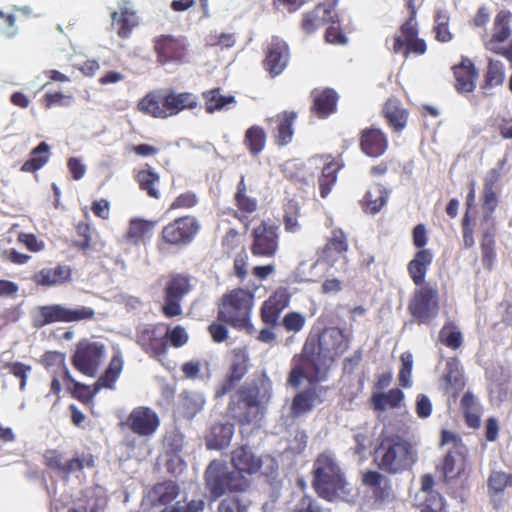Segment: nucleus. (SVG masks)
Here are the masks:
<instances>
[{
    "mask_svg": "<svg viewBox=\"0 0 512 512\" xmlns=\"http://www.w3.org/2000/svg\"><path fill=\"white\" fill-rule=\"evenodd\" d=\"M291 366L287 384L299 388L307 382L309 386L293 399L291 412L294 416H299L312 409L316 384L320 380V330L310 332L302 351L293 356Z\"/></svg>",
    "mask_w": 512,
    "mask_h": 512,
    "instance_id": "obj_1",
    "label": "nucleus"
},
{
    "mask_svg": "<svg viewBox=\"0 0 512 512\" xmlns=\"http://www.w3.org/2000/svg\"><path fill=\"white\" fill-rule=\"evenodd\" d=\"M271 399L270 384L246 382L233 395L227 407L228 415L239 425H249L264 414V406Z\"/></svg>",
    "mask_w": 512,
    "mask_h": 512,
    "instance_id": "obj_2",
    "label": "nucleus"
},
{
    "mask_svg": "<svg viewBox=\"0 0 512 512\" xmlns=\"http://www.w3.org/2000/svg\"><path fill=\"white\" fill-rule=\"evenodd\" d=\"M197 106L198 97L192 92L162 89L147 93L139 101L138 110L156 119H167Z\"/></svg>",
    "mask_w": 512,
    "mask_h": 512,
    "instance_id": "obj_3",
    "label": "nucleus"
},
{
    "mask_svg": "<svg viewBox=\"0 0 512 512\" xmlns=\"http://www.w3.org/2000/svg\"><path fill=\"white\" fill-rule=\"evenodd\" d=\"M254 305V294L244 288H235L225 294L218 304L217 319L237 330L252 333L251 312Z\"/></svg>",
    "mask_w": 512,
    "mask_h": 512,
    "instance_id": "obj_4",
    "label": "nucleus"
},
{
    "mask_svg": "<svg viewBox=\"0 0 512 512\" xmlns=\"http://www.w3.org/2000/svg\"><path fill=\"white\" fill-rule=\"evenodd\" d=\"M376 455L380 468L392 474L410 469L417 460L414 445L398 435L383 437Z\"/></svg>",
    "mask_w": 512,
    "mask_h": 512,
    "instance_id": "obj_5",
    "label": "nucleus"
},
{
    "mask_svg": "<svg viewBox=\"0 0 512 512\" xmlns=\"http://www.w3.org/2000/svg\"><path fill=\"white\" fill-rule=\"evenodd\" d=\"M201 223L194 215H183L167 223L157 240V250L164 254L170 249H181L190 245L198 236Z\"/></svg>",
    "mask_w": 512,
    "mask_h": 512,
    "instance_id": "obj_6",
    "label": "nucleus"
},
{
    "mask_svg": "<svg viewBox=\"0 0 512 512\" xmlns=\"http://www.w3.org/2000/svg\"><path fill=\"white\" fill-rule=\"evenodd\" d=\"M205 484L214 499L227 493L244 492L250 481L238 471H230L226 464L213 460L205 471Z\"/></svg>",
    "mask_w": 512,
    "mask_h": 512,
    "instance_id": "obj_7",
    "label": "nucleus"
},
{
    "mask_svg": "<svg viewBox=\"0 0 512 512\" xmlns=\"http://www.w3.org/2000/svg\"><path fill=\"white\" fill-rule=\"evenodd\" d=\"M353 487L347 481L335 458L330 453L322 454V498L329 501H349Z\"/></svg>",
    "mask_w": 512,
    "mask_h": 512,
    "instance_id": "obj_8",
    "label": "nucleus"
},
{
    "mask_svg": "<svg viewBox=\"0 0 512 512\" xmlns=\"http://www.w3.org/2000/svg\"><path fill=\"white\" fill-rule=\"evenodd\" d=\"M95 318V311L91 307L78 306L76 308L66 307L62 304H51L39 306L33 316V326L42 328L56 322H80L90 321Z\"/></svg>",
    "mask_w": 512,
    "mask_h": 512,
    "instance_id": "obj_9",
    "label": "nucleus"
},
{
    "mask_svg": "<svg viewBox=\"0 0 512 512\" xmlns=\"http://www.w3.org/2000/svg\"><path fill=\"white\" fill-rule=\"evenodd\" d=\"M44 465L57 473L63 479H68L70 475L82 472L85 468L95 466V458L91 453L75 454L66 459L64 453L57 449H47L43 453Z\"/></svg>",
    "mask_w": 512,
    "mask_h": 512,
    "instance_id": "obj_10",
    "label": "nucleus"
},
{
    "mask_svg": "<svg viewBox=\"0 0 512 512\" xmlns=\"http://www.w3.org/2000/svg\"><path fill=\"white\" fill-rule=\"evenodd\" d=\"M193 285L191 277L182 273L171 274L164 286V303L161 311L166 318L180 316L183 312L181 302L190 293Z\"/></svg>",
    "mask_w": 512,
    "mask_h": 512,
    "instance_id": "obj_11",
    "label": "nucleus"
},
{
    "mask_svg": "<svg viewBox=\"0 0 512 512\" xmlns=\"http://www.w3.org/2000/svg\"><path fill=\"white\" fill-rule=\"evenodd\" d=\"M105 354V345L88 339H81L72 356V364L80 373L94 377Z\"/></svg>",
    "mask_w": 512,
    "mask_h": 512,
    "instance_id": "obj_12",
    "label": "nucleus"
},
{
    "mask_svg": "<svg viewBox=\"0 0 512 512\" xmlns=\"http://www.w3.org/2000/svg\"><path fill=\"white\" fill-rule=\"evenodd\" d=\"M250 251L253 256L274 258L279 249V227L262 221L251 233Z\"/></svg>",
    "mask_w": 512,
    "mask_h": 512,
    "instance_id": "obj_13",
    "label": "nucleus"
},
{
    "mask_svg": "<svg viewBox=\"0 0 512 512\" xmlns=\"http://www.w3.org/2000/svg\"><path fill=\"white\" fill-rule=\"evenodd\" d=\"M249 366L250 357L247 348H234L231 352L229 368L223 381L216 389L215 397L221 398L231 392L248 373Z\"/></svg>",
    "mask_w": 512,
    "mask_h": 512,
    "instance_id": "obj_14",
    "label": "nucleus"
},
{
    "mask_svg": "<svg viewBox=\"0 0 512 512\" xmlns=\"http://www.w3.org/2000/svg\"><path fill=\"white\" fill-rule=\"evenodd\" d=\"M164 328V323H156L140 325L136 329L135 341L150 357L160 358L167 353Z\"/></svg>",
    "mask_w": 512,
    "mask_h": 512,
    "instance_id": "obj_15",
    "label": "nucleus"
},
{
    "mask_svg": "<svg viewBox=\"0 0 512 512\" xmlns=\"http://www.w3.org/2000/svg\"><path fill=\"white\" fill-rule=\"evenodd\" d=\"M153 50L157 63H183L187 57V44L183 38L172 35H160L153 40Z\"/></svg>",
    "mask_w": 512,
    "mask_h": 512,
    "instance_id": "obj_16",
    "label": "nucleus"
},
{
    "mask_svg": "<svg viewBox=\"0 0 512 512\" xmlns=\"http://www.w3.org/2000/svg\"><path fill=\"white\" fill-rule=\"evenodd\" d=\"M408 309L419 323L430 321L438 313L437 291L428 286L416 290L410 300Z\"/></svg>",
    "mask_w": 512,
    "mask_h": 512,
    "instance_id": "obj_17",
    "label": "nucleus"
},
{
    "mask_svg": "<svg viewBox=\"0 0 512 512\" xmlns=\"http://www.w3.org/2000/svg\"><path fill=\"white\" fill-rule=\"evenodd\" d=\"M121 425L128 428L135 435L149 437L157 431L160 426V419L153 409L138 406L131 411Z\"/></svg>",
    "mask_w": 512,
    "mask_h": 512,
    "instance_id": "obj_18",
    "label": "nucleus"
},
{
    "mask_svg": "<svg viewBox=\"0 0 512 512\" xmlns=\"http://www.w3.org/2000/svg\"><path fill=\"white\" fill-rule=\"evenodd\" d=\"M248 187L245 182V176L242 175L237 184L234 194V205L236 207L232 212V216L237 219L247 230L255 219L258 211V200L247 194Z\"/></svg>",
    "mask_w": 512,
    "mask_h": 512,
    "instance_id": "obj_19",
    "label": "nucleus"
},
{
    "mask_svg": "<svg viewBox=\"0 0 512 512\" xmlns=\"http://www.w3.org/2000/svg\"><path fill=\"white\" fill-rule=\"evenodd\" d=\"M290 57L288 44L274 36L265 48L264 69L272 76L280 75L287 67Z\"/></svg>",
    "mask_w": 512,
    "mask_h": 512,
    "instance_id": "obj_20",
    "label": "nucleus"
},
{
    "mask_svg": "<svg viewBox=\"0 0 512 512\" xmlns=\"http://www.w3.org/2000/svg\"><path fill=\"white\" fill-rule=\"evenodd\" d=\"M231 464L236 471L245 476V474L258 473L263 466V461L248 445H241L232 450Z\"/></svg>",
    "mask_w": 512,
    "mask_h": 512,
    "instance_id": "obj_21",
    "label": "nucleus"
},
{
    "mask_svg": "<svg viewBox=\"0 0 512 512\" xmlns=\"http://www.w3.org/2000/svg\"><path fill=\"white\" fill-rule=\"evenodd\" d=\"M512 14L509 11L501 10L495 17L492 36L484 42L485 48L494 53H501L500 43L505 42L512 34Z\"/></svg>",
    "mask_w": 512,
    "mask_h": 512,
    "instance_id": "obj_22",
    "label": "nucleus"
},
{
    "mask_svg": "<svg viewBox=\"0 0 512 512\" xmlns=\"http://www.w3.org/2000/svg\"><path fill=\"white\" fill-rule=\"evenodd\" d=\"M348 244L344 233L341 230L332 232L324 251H322V260L324 259L330 267L338 264L343 269L346 264V251Z\"/></svg>",
    "mask_w": 512,
    "mask_h": 512,
    "instance_id": "obj_23",
    "label": "nucleus"
},
{
    "mask_svg": "<svg viewBox=\"0 0 512 512\" xmlns=\"http://www.w3.org/2000/svg\"><path fill=\"white\" fill-rule=\"evenodd\" d=\"M180 487L177 482L165 480L158 482L148 491L147 499L151 507H168L179 496Z\"/></svg>",
    "mask_w": 512,
    "mask_h": 512,
    "instance_id": "obj_24",
    "label": "nucleus"
},
{
    "mask_svg": "<svg viewBox=\"0 0 512 512\" xmlns=\"http://www.w3.org/2000/svg\"><path fill=\"white\" fill-rule=\"evenodd\" d=\"M289 304V296L284 292H276L262 304L260 317L263 323L270 327L279 324V318L283 310Z\"/></svg>",
    "mask_w": 512,
    "mask_h": 512,
    "instance_id": "obj_25",
    "label": "nucleus"
},
{
    "mask_svg": "<svg viewBox=\"0 0 512 512\" xmlns=\"http://www.w3.org/2000/svg\"><path fill=\"white\" fill-rule=\"evenodd\" d=\"M347 341L341 329L332 327L322 331V358L334 361L347 349Z\"/></svg>",
    "mask_w": 512,
    "mask_h": 512,
    "instance_id": "obj_26",
    "label": "nucleus"
},
{
    "mask_svg": "<svg viewBox=\"0 0 512 512\" xmlns=\"http://www.w3.org/2000/svg\"><path fill=\"white\" fill-rule=\"evenodd\" d=\"M72 269L69 265H57L53 268H43L32 276V281L43 287L61 285L71 281Z\"/></svg>",
    "mask_w": 512,
    "mask_h": 512,
    "instance_id": "obj_27",
    "label": "nucleus"
},
{
    "mask_svg": "<svg viewBox=\"0 0 512 512\" xmlns=\"http://www.w3.org/2000/svg\"><path fill=\"white\" fill-rule=\"evenodd\" d=\"M112 25L116 28L117 35L122 39L131 36L132 31L138 26L139 20L136 12L130 7L123 6L111 14Z\"/></svg>",
    "mask_w": 512,
    "mask_h": 512,
    "instance_id": "obj_28",
    "label": "nucleus"
},
{
    "mask_svg": "<svg viewBox=\"0 0 512 512\" xmlns=\"http://www.w3.org/2000/svg\"><path fill=\"white\" fill-rule=\"evenodd\" d=\"M155 226L156 221L154 220L133 218L129 222L125 239L133 245L145 243V241L152 236Z\"/></svg>",
    "mask_w": 512,
    "mask_h": 512,
    "instance_id": "obj_29",
    "label": "nucleus"
},
{
    "mask_svg": "<svg viewBox=\"0 0 512 512\" xmlns=\"http://www.w3.org/2000/svg\"><path fill=\"white\" fill-rule=\"evenodd\" d=\"M296 117L297 115L295 112L284 111L270 119V121H274L277 124L274 133L277 145L285 146L292 141L294 133L293 124Z\"/></svg>",
    "mask_w": 512,
    "mask_h": 512,
    "instance_id": "obj_30",
    "label": "nucleus"
},
{
    "mask_svg": "<svg viewBox=\"0 0 512 512\" xmlns=\"http://www.w3.org/2000/svg\"><path fill=\"white\" fill-rule=\"evenodd\" d=\"M234 426L230 423H216L211 427L206 437L208 449L220 450L226 448L233 437Z\"/></svg>",
    "mask_w": 512,
    "mask_h": 512,
    "instance_id": "obj_31",
    "label": "nucleus"
},
{
    "mask_svg": "<svg viewBox=\"0 0 512 512\" xmlns=\"http://www.w3.org/2000/svg\"><path fill=\"white\" fill-rule=\"evenodd\" d=\"M454 75L456 78V88L459 92H471L474 90L478 72L471 60L465 58L459 65L455 66Z\"/></svg>",
    "mask_w": 512,
    "mask_h": 512,
    "instance_id": "obj_32",
    "label": "nucleus"
},
{
    "mask_svg": "<svg viewBox=\"0 0 512 512\" xmlns=\"http://www.w3.org/2000/svg\"><path fill=\"white\" fill-rule=\"evenodd\" d=\"M135 180L141 191L153 199H159L161 193L158 189L160 175L148 164L135 174Z\"/></svg>",
    "mask_w": 512,
    "mask_h": 512,
    "instance_id": "obj_33",
    "label": "nucleus"
},
{
    "mask_svg": "<svg viewBox=\"0 0 512 512\" xmlns=\"http://www.w3.org/2000/svg\"><path fill=\"white\" fill-rule=\"evenodd\" d=\"M124 361L120 352L114 354L104 373L94 383L95 390L98 392L103 389H114L122 370Z\"/></svg>",
    "mask_w": 512,
    "mask_h": 512,
    "instance_id": "obj_34",
    "label": "nucleus"
},
{
    "mask_svg": "<svg viewBox=\"0 0 512 512\" xmlns=\"http://www.w3.org/2000/svg\"><path fill=\"white\" fill-rule=\"evenodd\" d=\"M387 141L377 129L364 130L361 137V148L369 156L377 157L384 153Z\"/></svg>",
    "mask_w": 512,
    "mask_h": 512,
    "instance_id": "obj_35",
    "label": "nucleus"
},
{
    "mask_svg": "<svg viewBox=\"0 0 512 512\" xmlns=\"http://www.w3.org/2000/svg\"><path fill=\"white\" fill-rule=\"evenodd\" d=\"M389 197V191L376 184L369 188L363 198V209L368 214H376L384 207Z\"/></svg>",
    "mask_w": 512,
    "mask_h": 512,
    "instance_id": "obj_36",
    "label": "nucleus"
},
{
    "mask_svg": "<svg viewBox=\"0 0 512 512\" xmlns=\"http://www.w3.org/2000/svg\"><path fill=\"white\" fill-rule=\"evenodd\" d=\"M431 261L432 254L429 250L423 249L418 251L414 259L409 263V273L416 285H421L424 282L426 270Z\"/></svg>",
    "mask_w": 512,
    "mask_h": 512,
    "instance_id": "obj_37",
    "label": "nucleus"
},
{
    "mask_svg": "<svg viewBox=\"0 0 512 512\" xmlns=\"http://www.w3.org/2000/svg\"><path fill=\"white\" fill-rule=\"evenodd\" d=\"M202 97L205 101V111L209 114L222 110L228 104L235 103V97L222 95L219 87L204 91Z\"/></svg>",
    "mask_w": 512,
    "mask_h": 512,
    "instance_id": "obj_38",
    "label": "nucleus"
},
{
    "mask_svg": "<svg viewBox=\"0 0 512 512\" xmlns=\"http://www.w3.org/2000/svg\"><path fill=\"white\" fill-rule=\"evenodd\" d=\"M243 143L251 155L258 156L266 144V133L258 125H253L245 132Z\"/></svg>",
    "mask_w": 512,
    "mask_h": 512,
    "instance_id": "obj_39",
    "label": "nucleus"
},
{
    "mask_svg": "<svg viewBox=\"0 0 512 512\" xmlns=\"http://www.w3.org/2000/svg\"><path fill=\"white\" fill-rule=\"evenodd\" d=\"M49 149L46 142H41L31 151L30 157L23 163L21 171L33 173L41 169L49 160Z\"/></svg>",
    "mask_w": 512,
    "mask_h": 512,
    "instance_id": "obj_40",
    "label": "nucleus"
},
{
    "mask_svg": "<svg viewBox=\"0 0 512 512\" xmlns=\"http://www.w3.org/2000/svg\"><path fill=\"white\" fill-rule=\"evenodd\" d=\"M41 363L44 367L51 371L53 374L54 371L56 373H60L62 375V379H70V372L65 363V354L58 351H47L43 356Z\"/></svg>",
    "mask_w": 512,
    "mask_h": 512,
    "instance_id": "obj_41",
    "label": "nucleus"
},
{
    "mask_svg": "<svg viewBox=\"0 0 512 512\" xmlns=\"http://www.w3.org/2000/svg\"><path fill=\"white\" fill-rule=\"evenodd\" d=\"M67 383V389L71 393L72 397L79 400L83 404H89L93 401V398L98 393L95 390V385L92 386L80 383L76 381L70 374V379L64 380Z\"/></svg>",
    "mask_w": 512,
    "mask_h": 512,
    "instance_id": "obj_42",
    "label": "nucleus"
},
{
    "mask_svg": "<svg viewBox=\"0 0 512 512\" xmlns=\"http://www.w3.org/2000/svg\"><path fill=\"white\" fill-rule=\"evenodd\" d=\"M180 403L184 416L191 419L202 410L205 399L198 392L186 391L181 394Z\"/></svg>",
    "mask_w": 512,
    "mask_h": 512,
    "instance_id": "obj_43",
    "label": "nucleus"
},
{
    "mask_svg": "<svg viewBox=\"0 0 512 512\" xmlns=\"http://www.w3.org/2000/svg\"><path fill=\"white\" fill-rule=\"evenodd\" d=\"M404 394L400 389H391L387 393L373 395L372 402L376 410L385 411L389 408H397L403 401Z\"/></svg>",
    "mask_w": 512,
    "mask_h": 512,
    "instance_id": "obj_44",
    "label": "nucleus"
},
{
    "mask_svg": "<svg viewBox=\"0 0 512 512\" xmlns=\"http://www.w3.org/2000/svg\"><path fill=\"white\" fill-rule=\"evenodd\" d=\"M384 115L388 122L396 129H401L406 123V113L396 99H389L384 106Z\"/></svg>",
    "mask_w": 512,
    "mask_h": 512,
    "instance_id": "obj_45",
    "label": "nucleus"
},
{
    "mask_svg": "<svg viewBox=\"0 0 512 512\" xmlns=\"http://www.w3.org/2000/svg\"><path fill=\"white\" fill-rule=\"evenodd\" d=\"M445 479H452L464 470L463 458L451 450L447 452L441 467Z\"/></svg>",
    "mask_w": 512,
    "mask_h": 512,
    "instance_id": "obj_46",
    "label": "nucleus"
},
{
    "mask_svg": "<svg viewBox=\"0 0 512 512\" xmlns=\"http://www.w3.org/2000/svg\"><path fill=\"white\" fill-rule=\"evenodd\" d=\"M373 496L376 509H380L396 500V495L388 479L374 489Z\"/></svg>",
    "mask_w": 512,
    "mask_h": 512,
    "instance_id": "obj_47",
    "label": "nucleus"
},
{
    "mask_svg": "<svg viewBox=\"0 0 512 512\" xmlns=\"http://www.w3.org/2000/svg\"><path fill=\"white\" fill-rule=\"evenodd\" d=\"M167 346L170 345L174 348H180L187 344L189 341V334L186 329L181 325H176L173 328L167 327L164 331Z\"/></svg>",
    "mask_w": 512,
    "mask_h": 512,
    "instance_id": "obj_48",
    "label": "nucleus"
},
{
    "mask_svg": "<svg viewBox=\"0 0 512 512\" xmlns=\"http://www.w3.org/2000/svg\"><path fill=\"white\" fill-rule=\"evenodd\" d=\"M443 377L446 383L451 387H454L455 389H461L464 386V381L460 373L459 364L454 359H450L447 361Z\"/></svg>",
    "mask_w": 512,
    "mask_h": 512,
    "instance_id": "obj_49",
    "label": "nucleus"
},
{
    "mask_svg": "<svg viewBox=\"0 0 512 512\" xmlns=\"http://www.w3.org/2000/svg\"><path fill=\"white\" fill-rule=\"evenodd\" d=\"M440 341L448 347L457 349L462 344L460 331L452 324L445 325L439 333Z\"/></svg>",
    "mask_w": 512,
    "mask_h": 512,
    "instance_id": "obj_50",
    "label": "nucleus"
},
{
    "mask_svg": "<svg viewBox=\"0 0 512 512\" xmlns=\"http://www.w3.org/2000/svg\"><path fill=\"white\" fill-rule=\"evenodd\" d=\"M199 203V198L193 191H186L178 195L169 205L168 211L192 209Z\"/></svg>",
    "mask_w": 512,
    "mask_h": 512,
    "instance_id": "obj_51",
    "label": "nucleus"
},
{
    "mask_svg": "<svg viewBox=\"0 0 512 512\" xmlns=\"http://www.w3.org/2000/svg\"><path fill=\"white\" fill-rule=\"evenodd\" d=\"M503 80L504 70L502 63L500 61L490 59L486 75V86L494 87L501 85Z\"/></svg>",
    "mask_w": 512,
    "mask_h": 512,
    "instance_id": "obj_52",
    "label": "nucleus"
},
{
    "mask_svg": "<svg viewBox=\"0 0 512 512\" xmlns=\"http://www.w3.org/2000/svg\"><path fill=\"white\" fill-rule=\"evenodd\" d=\"M5 368L9 372L20 380V390L24 391L27 384L28 373L31 372L32 367L30 365L21 362H9L5 364Z\"/></svg>",
    "mask_w": 512,
    "mask_h": 512,
    "instance_id": "obj_53",
    "label": "nucleus"
},
{
    "mask_svg": "<svg viewBox=\"0 0 512 512\" xmlns=\"http://www.w3.org/2000/svg\"><path fill=\"white\" fill-rule=\"evenodd\" d=\"M76 232L81 239L76 240L74 246L86 253L91 248V227L87 222H79Z\"/></svg>",
    "mask_w": 512,
    "mask_h": 512,
    "instance_id": "obj_54",
    "label": "nucleus"
},
{
    "mask_svg": "<svg viewBox=\"0 0 512 512\" xmlns=\"http://www.w3.org/2000/svg\"><path fill=\"white\" fill-rule=\"evenodd\" d=\"M340 165L338 162H335L334 160L329 161L323 168H322V178H326L328 181L327 183L322 182V198L328 194V192L331 189V185L335 183L336 181V173L339 170Z\"/></svg>",
    "mask_w": 512,
    "mask_h": 512,
    "instance_id": "obj_55",
    "label": "nucleus"
},
{
    "mask_svg": "<svg viewBox=\"0 0 512 512\" xmlns=\"http://www.w3.org/2000/svg\"><path fill=\"white\" fill-rule=\"evenodd\" d=\"M419 499L422 501L421 506L424 511H430V512H443L444 511L443 498L437 492L431 493L430 495L422 496Z\"/></svg>",
    "mask_w": 512,
    "mask_h": 512,
    "instance_id": "obj_56",
    "label": "nucleus"
},
{
    "mask_svg": "<svg viewBox=\"0 0 512 512\" xmlns=\"http://www.w3.org/2000/svg\"><path fill=\"white\" fill-rule=\"evenodd\" d=\"M73 97L62 92L46 93L42 98L44 108L50 109L53 106H69Z\"/></svg>",
    "mask_w": 512,
    "mask_h": 512,
    "instance_id": "obj_57",
    "label": "nucleus"
},
{
    "mask_svg": "<svg viewBox=\"0 0 512 512\" xmlns=\"http://www.w3.org/2000/svg\"><path fill=\"white\" fill-rule=\"evenodd\" d=\"M497 205L496 194L493 191V188L490 184H486L484 187V204L483 209L485 211L484 214V222L488 223L491 220V215L495 210Z\"/></svg>",
    "mask_w": 512,
    "mask_h": 512,
    "instance_id": "obj_58",
    "label": "nucleus"
},
{
    "mask_svg": "<svg viewBox=\"0 0 512 512\" xmlns=\"http://www.w3.org/2000/svg\"><path fill=\"white\" fill-rule=\"evenodd\" d=\"M319 6L320 5H317L312 11L303 14L301 28L305 34L310 35L317 31L319 24Z\"/></svg>",
    "mask_w": 512,
    "mask_h": 512,
    "instance_id": "obj_59",
    "label": "nucleus"
},
{
    "mask_svg": "<svg viewBox=\"0 0 512 512\" xmlns=\"http://www.w3.org/2000/svg\"><path fill=\"white\" fill-rule=\"evenodd\" d=\"M281 324L288 332H298L303 328L305 318L300 313L289 312L284 316Z\"/></svg>",
    "mask_w": 512,
    "mask_h": 512,
    "instance_id": "obj_60",
    "label": "nucleus"
},
{
    "mask_svg": "<svg viewBox=\"0 0 512 512\" xmlns=\"http://www.w3.org/2000/svg\"><path fill=\"white\" fill-rule=\"evenodd\" d=\"M208 43L210 46L229 49L235 45L236 35L234 33L211 34Z\"/></svg>",
    "mask_w": 512,
    "mask_h": 512,
    "instance_id": "obj_61",
    "label": "nucleus"
},
{
    "mask_svg": "<svg viewBox=\"0 0 512 512\" xmlns=\"http://www.w3.org/2000/svg\"><path fill=\"white\" fill-rule=\"evenodd\" d=\"M208 332L215 343L225 342L229 337V331L226 327V323L219 321H213L208 326Z\"/></svg>",
    "mask_w": 512,
    "mask_h": 512,
    "instance_id": "obj_62",
    "label": "nucleus"
},
{
    "mask_svg": "<svg viewBox=\"0 0 512 512\" xmlns=\"http://www.w3.org/2000/svg\"><path fill=\"white\" fill-rule=\"evenodd\" d=\"M17 240L32 252L42 251L45 247L44 242L38 239V237L32 233L22 232L18 235Z\"/></svg>",
    "mask_w": 512,
    "mask_h": 512,
    "instance_id": "obj_63",
    "label": "nucleus"
},
{
    "mask_svg": "<svg viewBox=\"0 0 512 512\" xmlns=\"http://www.w3.org/2000/svg\"><path fill=\"white\" fill-rule=\"evenodd\" d=\"M218 512H247V505L238 497H228L219 503Z\"/></svg>",
    "mask_w": 512,
    "mask_h": 512,
    "instance_id": "obj_64",
    "label": "nucleus"
}]
</instances>
